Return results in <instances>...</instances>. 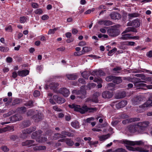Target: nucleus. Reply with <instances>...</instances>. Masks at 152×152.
I'll list each match as a JSON object with an SVG mask.
<instances>
[{"label":"nucleus","mask_w":152,"mask_h":152,"mask_svg":"<svg viewBox=\"0 0 152 152\" xmlns=\"http://www.w3.org/2000/svg\"><path fill=\"white\" fill-rule=\"evenodd\" d=\"M68 106L70 108L73 109L75 111L79 112L82 114L88 111H89V112L93 113L96 112L97 110L96 108H88L86 106H84L81 107L80 105L74 104H69Z\"/></svg>","instance_id":"f257e3e1"},{"label":"nucleus","mask_w":152,"mask_h":152,"mask_svg":"<svg viewBox=\"0 0 152 152\" xmlns=\"http://www.w3.org/2000/svg\"><path fill=\"white\" fill-rule=\"evenodd\" d=\"M126 148L128 150L133 151H137L139 152H148L145 149L141 147H133L136 145H141L142 143H123Z\"/></svg>","instance_id":"f03ea898"},{"label":"nucleus","mask_w":152,"mask_h":152,"mask_svg":"<svg viewBox=\"0 0 152 152\" xmlns=\"http://www.w3.org/2000/svg\"><path fill=\"white\" fill-rule=\"evenodd\" d=\"M150 106H152V94L147 102L139 106V108L137 109V111L139 112H142L148 107Z\"/></svg>","instance_id":"7ed1b4c3"},{"label":"nucleus","mask_w":152,"mask_h":152,"mask_svg":"<svg viewBox=\"0 0 152 152\" xmlns=\"http://www.w3.org/2000/svg\"><path fill=\"white\" fill-rule=\"evenodd\" d=\"M150 124L149 121H144L140 122L137 123L139 129L138 132L140 133H142L145 130V129Z\"/></svg>","instance_id":"20e7f679"},{"label":"nucleus","mask_w":152,"mask_h":152,"mask_svg":"<svg viewBox=\"0 0 152 152\" xmlns=\"http://www.w3.org/2000/svg\"><path fill=\"white\" fill-rule=\"evenodd\" d=\"M127 102L126 101L123 100L118 103L115 102H113L111 105L114 109H119L125 107L127 105Z\"/></svg>","instance_id":"39448f33"},{"label":"nucleus","mask_w":152,"mask_h":152,"mask_svg":"<svg viewBox=\"0 0 152 152\" xmlns=\"http://www.w3.org/2000/svg\"><path fill=\"white\" fill-rule=\"evenodd\" d=\"M107 32L109 35L112 37H116L119 34L118 29L116 28H110L107 30Z\"/></svg>","instance_id":"423d86ee"},{"label":"nucleus","mask_w":152,"mask_h":152,"mask_svg":"<svg viewBox=\"0 0 152 152\" xmlns=\"http://www.w3.org/2000/svg\"><path fill=\"white\" fill-rule=\"evenodd\" d=\"M72 92L76 95H79L78 97L82 99L85 98V95L86 94V91L84 90H80L78 91L75 90L73 91Z\"/></svg>","instance_id":"0eeeda50"},{"label":"nucleus","mask_w":152,"mask_h":152,"mask_svg":"<svg viewBox=\"0 0 152 152\" xmlns=\"http://www.w3.org/2000/svg\"><path fill=\"white\" fill-rule=\"evenodd\" d=\"M53 98L54 101L58 104L63 103L65 101V100L64 98L58 95H54Z\"/></svg>","instance_id":"6e6552de"},{"label":"nucleus","mask_w":152,"mask_h":152,"mask_svg":"<svg viewBox=\"0 0 152 152\" xmlns=\"http://www.w3.org/2000/svg\"><path fill=\"white\" fill-rule=\"evenodd\" d=\"M58 92L65 97H67L70 94L69 90L65 88H60L58 90Z\"/></svg>","instance_id":"1a4fd4ad"},{"label":"nucleus","mask_w":152,"mask_h":152,"mask_svg":"<svg viewBox=\"0 0 152 152\" xmlns=\"http://www.w3.org/2000/svg\"><path fill=\"white\" fill-rule=\"evenodd\" d=\"M140 25L139 20L137 19L134 20L131 22H129L127 25V26H133L135 28L138 27Z\"/></svg>","instance_id":"9d476101"},{"label":"nucleus","mask_w":152,"mask_h":152,"mask_svg":"<svg viewBox=\"0 0 152 152\" xmlns=\"http://www.w3.org/2000/svg\"><path fill=\"white\" fill-rule=\"evenodd\" d=\"M100 94L98 92H96L94 93L92 98L87 99L88 101H91L96 103L98 102L99 100L98 97L100 95Z\"/></svg>","instance_id":"9b49d317"},{"label":"nucleus","mask_w":152,"mask_h":152,"mask_svg":"<svg viewBox=\"0 0 152 152\" xmlns=\"http://www.w3.org/2000/svg\"><path fill=\"white\" fill-rule=\"evenodd\" d=\"M140 120V118H128L123 121H122V123L124 125H125L126 124H129L132 122L139 121Z\"/></svg>","instance_id":"f8f14e48"},{"label":"nucleus","mask_w":152,"mask_h":152,"mask_svg":"<svg viewBox=\"0 0 152 152\" xmlns=\"http://www.w3.org/2000/svg\"><path fill=\"white\" fill-rule=\"evenodd\" d=\"M110 16L111 18L113 20L119 19L121 17V15L116 12H112L110 14Z\"/></svg>","instance_id":"ddd939ff"},{"label":"nucleus","mask_w":152,"mask_h":152,"mask_svg":"<svg viewBox=\"0 0 152 152\" xmlns=\"http://www.w3.org/2000/svg\"><path fill=\"white\" fill-rule=\"evenodd\" d=\"M134 86L137 88H139L142 87H146L148 89H152V85H146V84L142 83H134Z\"/></svg>","instance_id":"4468645a"},{"label":"nucleus","mask_w":152,"mask_h":152,"mask_svg":"<svg viewBox=\"0 0 152 152\" xmlns=\"http://www.w3.org/2000/svg\"><path fill=\"white\" fill-rule=\"evenodd\" d=\"M138 129L137 123L136 125H130L129 127V130L131 133H134L136 132H138Z\"/></svg>","instance_id":"2eb2a0df"},{"label":"nucleus","mask_w":152,"mask_h":152,"mask_svg":"<svg viewBox=\"0 0 152 152\" xmlns=\"http://www.w3.org/2000/svg\"><path fill=\"white\" fill-rule=\"evenodd\" d=\"M91 75L97 77L101 76H104L105 75V74L102 70H99L98 71H93L91 74Z\"/></svg>","instance_id":"dca6fc26"},{"label":"nucleus","mask_w":152,"mask_h":152,"mask_svg":"<svg viewBox=\"0 0 152 152\" xmlns=\"http://www.w3.org/2000/svg\"><path fill=\"white\" fill-rule=\"evenodd\" d=\"M59 84L57 83L52 82L51 83L49 86L50 89L53 90L54 92H56L58 89V86Z\"/></svg>","instance_id":"f3484780"},{"label":"nucleus","mask_w":152,"mask_h":152,"mask_svg":"<svg viewBox=\"0 0 152 152\" xmlns=\"http://www.w3.org/2000/svg\"><path fill=\"white\" fill-rule=\"evenodd\" d=\"M29 71L27 70H23L18 72V75L20 77H24L28 74Z\"/></svg>","instance_id":"a211bd4d"},{"label":"nucleus","mask_w":152,"mask_h":152,"mask_svg":"<svg viewBox=\"0 0 152 152\" xmlns=\"http://www.w3.org/2000/svg\"><path fill=\"white\" fill-rule=\"evenodd\" d=\"M113 96L112 94L108 91L103 92L102 94V96L104 98H110Z\"/></svg>","instance_id":"6ab92c4d"},{"label":"nucleus","mask_w":152,"mask_h":152,"mask_svg":"<svg viewBox=\"0 0 152 152\" xmlns=\"http://www.w3.org/2000/svg\"><path fill=\"white\" fill-rule=\"evenodd\" d=\"M36 130V127H34L27 129L22 131L23 135L26 134L30 133Z\"/></svg>","instance_id":"aec40b11"},{"label":"nucleus","mask_w":152,"mask_h":152,"mask_svg":"<svg viewBox=\"0 0 152 152\" xmlns=\"http://www.w3.org/2000/svg\"><path fill=\"white\" fill-rule=\"evenodd\" d=\"M114 142H143L142 141H131L128 140H114Z\"/></svg>","instance_id":"412c9836"},{"label":"nucleus","mask_w":152,"mask_h":152,"mask_svg":"<svg viewBox=\"0 0 152 152\" xmlns=\"http://www.w3.org/2000/svg\"><path fill=\"white\" fill-rule=\"evenodd\" d=\"M131 31L135 32H137L136 29L134 28L129 27L126 28L125 30L122 33V34H123Z\"/></svg>","instance_id":"4be33fe9"},{"label":"nucleus","mask_w":152,"mask_h":152,"mask_svg":"<svg viewBox=\"0 0 152 152\" xmlns=\"http://www.w3.org/2000/svg\"><path fill=\"white\" fill-rule=\"evenodd\" d=\"M135 76L138 77H140L141 78V79L142 80H148L150 81L151 78L150 77H145V76L144 75L142 74H137L135 75Z\"/></svg>","instance_id":"5701e85b"},{"label":"nucleus","mask_w":152,"mask_h":152,"mask_svg":"<svg viewBox=\"0 0 152 152\" xmlns=\"http://www.w3.org/2000/svg\"><path fill=\"white\" fill-rule=\"evenodd\" d=\"M131 34H126L122 35V36L119 37V38L122 40H128L130 39Z\"/></svg>","instance_id":"b1692460"},{"label":"nucleus","mask_w":152,"mask_h":152,"mask_svg":"<svg viewBox=\"0 0 152 152\" xmlns=\"http://www.w3.org/2000/svg\"><path fill=\"white\" fill-rule=\"evenodd\" d=\"M66 76L69 80H75L77 78V76L75 74L67 75Z\"/></svg>","instance_id":"393cba45"},{"label":"nucleus","mask_w":152,"mask_h":152,"mask_svg":"<svg viewBox=\"0 0 152 152\" xmlns=\"http://www.w3.org/2000/svg\"><path fill=\"white\" fill-rule=\"evenodd\" d=\"M42 115L41 113H38L37 114L34 116L33 118L36 121H38L42 119Z\"/></svg>","instance_id":"a878e982"},{"label":"nucleus","mask_w":152,"mask_h":152,"mask_svg":"<svg viewBox=\"0 0 152 152\" xmlns=\"http://www.w3.org/2000/svg\"><path fill=\"white\" fill-rule=\"evenodd\" d=\"M22 119V117L18 114L15 115L11 117L12 120L14 121H19Z\"/></svg>","instance_id":"bb28decb"},{"label":"nucleus","mask_w":152,"mask_h":152,"mask_svg":"<svg viewBox=\"0 0 152 152\" xmlns=\"http://www.w3.org/2000/svg\"><path fill=\"white\" fill-rule=\"evenodd\" d=\"M114 77L113 80V81L114 83L118 84L122 82V80L121 77L114 76Z\"/></svg>","instance_id":"cd10ccee"},{"label":"nucleus","mask_w":152,"mask_h":152,"mask_svg":"<svg viewBox=\"0 0 152 152\" xmlns=\"http://www.w3.org/2000/svg\"><path fill=\"white\" fill-rule=\"evenodd\" d=\"M46 148L44 146H36L34 147L33 149L34 151H41L46 150Z\"/></svg>","instance_id":"c85d7f7f"},{"label":"nucleus","mask_w":152,"mask_h":152,"mask_svg":"<svg viewBox=\"0 0 152 152\" xmlns=\"http://www.w3.org/2000/svg\"><path fill=\"white\" fill-rule=\"evenodd\" d=\"M142 100V98L140 96H138L135 97L134 99V104L136 105L137 104Z\"/></svg>","instance_id":"c756f323"},{"label":"nucleus","mask_w":152,"mask_h":152,"mask_svg":"<svg viewBox=\"0 0 152 152\" xmlns=\"http://www.w3.org/2000/svg\"><path fill=\"white\" fill-rule=\"evenodd\" d=\"M71 126L76 129H78L80 127V125L79 122L77 121H75L71 123Z\"/></svg>","instance_id":"7c9ffc66"},{"label":"nucleus","mask_w":152,"mask_h":152,"mask_svg":"<svg viewBox=\"0 0 152 152\" xmlns=\"http://www.w3.org/2000/svg\"><path fill=\"white\" fill-rule=\"evenodd\" d=\"M110 136V134H108L107 135L100 136L99 137V138L100 141H103L108 138Z\"/></svg>","instance_id":"2f4dec72"},{"label":"nucleus","mask_w":152,"mask_h":152,"mask_svg":"<svg viewBox=\"0 0 152 152\" xmlns=\"http://www.w3.org/2000/svg\"><path fill=\"white\" fill-rule=\"evenodd\" d=\"M91 48H89L87 47H85L83 48L81 53L83 54H84L85 53L88 52L90 51L91 50Z\"/></svg>","instance_id":"473e14b6"},{"label":"nucleus","mask_w":152,"mask_h":152,"mask_svg":"<svg viewBox=\"0 0 152 152\" xmlns=\"http://www.w3.org/2000/svg\"><path fill=\"white\" fill-rule=\"evenodd\" d=\"M83 77L86 79H88L90 75V73L86 72H84L81 74Z\"/></svg>","instance_id":"72a5a7b5"},{"label":"nucleus","mask_w":152,"mask_h":152,"mask_svg":"<svg viewBox=\"0 0 152 152\" xmlns=\"http://www.w3.org/2000/svg\"><path fill=\"white\" fill-rule=\"evenodd\" d=\"M123 79L129 82H133V78H132L130 77H123Z\"/></svg>","instance_id":"f704fd0d"},{"label":"nucleus","mask_w":152,"mask_h":152,"mask_svg":"<svg viewBox=\"0 0 152 152\" xmlns=\"http://www.w3.org/2000/svg\"><path fill=\"white\" fill-rule=\"evenodd\" d=\"M122 69L121 67L118 66L116 67L113 69V72L115 73H118L120 72L119 71Z\"/></svg>","instance_id":"c9c22d12"},{"label":"nucleus","mask_w":152,"mask_h":152,"mask_svg":"<svg viewBox=\"0 0 152 152\" xmlns=\"http://www.w3.org/2000/svg\"><path fill=\"white\" fill-rule=\"evenodd\" d=\"M58 141L61 142H72L68 138H63L61 139L58 140Z\"/></svg>","instance_id":"e433bc0d"},{"label":"nucleus","mask_w":152,"mask_h":152,"mask_svg":"<svg viewBox=\"0 0 152 152\" xmlns=\"http://www.w3.org/2000/svg\"><path fill=\"white\" fill-rule=\"evenodd\" d=\"M139 16V14L137 13H129L128 14V16L129 19L132 18L137 17Z\"/></svg>","instance_id":"4c0bfd02"},{"label":"nucleus","mask_w":152,"mask_h":152,"mask_svg":"<svg viewBox=\"0 0 152 152\" xmlns=\"http://www.w3.org/2000/svg\"><path fill=\"white\" fill-rule=\"evenodd\" d=\"M9 50V48L7 47L0 46V51L1 52H6Z\"/></svg>","instance_id":"58836bf2"},{"label":"nucleus","mask_w":152,"mask_h":152,"mask_svg":"<svg viewBox=\"0 0 152 152\" xmlns=\"http://www.w3.org/2000/svg\"><path fill=\"white\" fill-rule=\"evenodd\" d=\"M18 110L20 113H23L26 111V107H23L18 108Z\"/></svg>","instance_id":"ea45409f"},{"label":"nucleus","mask_w":152,"mask_h":152,"mask_svg":"<svg viewBox=\"0 0 152 152\" xmlns=\"http://www.w3.org/2000/svg\"><path fill=\"white\" fill-rule=\"evenodd\" d=\"M21 102V99H16L13 101L12 104V105H15V104H20Z\"/></svg>","instance_id":"a19ab883"},{"label":"nucleus","mask_w":152,"mask_h":152,"mask_svg":"<svg viewBox=\"0 0 152 152\" xmlns=\"http://www.w3.org/2000/svg\"><path fill=\"white\" fill-rule=\"evenodd\" d=\"M112 152H127L125 149L123 148H119L116 149L115 151H113L112 149Z\"/></svg>","instance_id":"79ce46f5"},{"label":"nucleus","mask_w":152,"mask_h":152,"mask_svg":"<svg viewBox=\"0 0 152 152\" xmlns=\"http://www.w3.org/2000/svg\"><path fill=\"white\" fill-rule=\"evenodd\" d=\"M126 96L125 93L124 92L119 93L118 94V98H122L125 97Z\"/></svg>","instance_id":"37998d69"},{"label":"nucleus","mask_w":152,"mask_h":152,"mask_svg":"<svg viewBox=\"0 0 152 152\" xmlns=\"http://www.w3.org/2000/svg\"><path fill=\"white\" fill-rule=\"evenodd\" d=\"M142 83V82H145V81H142L141 80V79L136 77H133V82L134 83Z\"/></svg>","instance_id":"c03bdc74"},{"label":"nucleus","mask_w":152,"mask_h":152,"mask_svg":"<svg viewBox=\"0 0 152 152\" xmlns=\"http://www.w3.org/2000/svg\"><path fill=\"white\" fill-rule=\"evenodd\" d=\"M1 149L5 152H7L9 151V149L6 146L3 145L1 147Z\"/></svg>","instance_id":"a18cd8bd"},{"label":"nucleus","mask_w":152,"mask_h":152,"mask_svg":"<svg viewBox=\"0 0 152 152\" xmlns=\"http://www.w3.org/2000/svg\"><path fill=\"white\" fill-rule=\"evenodd\" d=\"M57 29V28H55L52 29H50L49 30L48 34V35H50L52 34H54Z\"/></svg>","instance_id":"49530a36"},{"label":"nucleus","mask_w":152,"mask_h":152,"mask_svg":"<svg viewBox=\"0 0 152 152\" xmlns=\"http://www.w3.org/2000/svg\"><path fill=\"white\" fill-rule=\"evenodd\" d=\"M23 124L24 127H27L30 125V122L29 121H26L23 122Z\"/></svg>","instance_id":"de8ad7c7"},{"label":"nucleus","mask_w":152,"mask_h":152,"mask_svg":"<svg viewBox=\"0 0 152 152\" xmlns=\"http://www.w3.org/2000/svg\"><path fill=\"white\" fill-rule=\"evenodd\" d=\"M113 22L109 20H105L104 25L106 26H108L112 25Z\"/></svg>","instance_id":"09e8293b"},{"label":"nucleus","mask_w":152,"mask_h":152,"mask_svg":"<svg viewBox=\"0 0 152 152\" xmlns=\"http://www.w3.org/2000/svg\"><path fill=\"white\" fill-rule=\"evenodd\" d=\"M61 134L63 135H66L69 137L72 136V134L70 133L65 131H62L61 132Z\"/></svg>","instance_id":"8fccbe9b"},{"label":"nucleus","mask_w":152,"mask_h":152,"mask_svg":"<svg viewBox=\"0 0 152 152\" xmlns=\"http://www.w3.org/2000/svg\"><path fill=\"white\" fill-rule=\"evenodd\" d=\"M114 76H112L107 77L106 78V80L107 81H110L112 80L113 81L114 78Z\"/></svg>","instance_id":"3c124183"},{"label":"nucleus","mask_w":152,"mask_h":152,"mask_svg":"<svg viewBox=\"0 0 152 152\" xmlns=\"http://www.w3.org/2000/svg\"><path fill=\"white\" fill-rule=\"evenodd\" d=\"M25 105L26 106H28L29 107H31L33 106V102L32 101H29L28 102L26 103Z\"/></svg>","instance_id":"603ef678"},{"label":"nucleus","mask_w":152,"mask_h":152,"mask_svg":"<svg viewBox=\"0 0 152 152\" xmlns=\"http://www.w3.org/2000/svg\"><path fill=\"white\" fill-rule=\"evenodd\" d=\"M27 18L26 17H22L20 18V22L21 23H24L26 20Z\"/></svg>","instance_id":"864d4df0"},{"label":"nucleus","mask_w":152,"mask_h":152,"mask_svg":"<svg viewBox=\"0 0 152 152\" xmlns=\"http://www.w3.org/2000/svg\"><path fill=\"white\" fill-rule=\"evenodd\" d=\"M117 50V49L116 48H114L112 50H111L108 53V55L111 56L112 55V54L114 53Z\"/></svg>","instance_id":"5fc2aeb1"},{"label":"nucleus","mask_w":152,"mask_h":152,"mask_svg":"<svg viewBox=\"0 0 152 152\" xmlns=\"http://www.w3.org/2000/svg\"><path fill=\"white\" fill-rule=\"evenodd\" d=\"M34 12L36 14H42V11L40 9H38L35 11Z\"/></svg>","instance_id":"6e6d98bb"},{"label":"nucleus","mask_w":152,"mask_h":152,"mask_svg":"<svg viewBox=\"0 0 152 152\" xmlns=\"http://www.w3.org/2000/svg\"><path fill=\"white\" fill-rule=\"evenodd\" d=\"M40 92L39 91L36 90L34 91V97H37L40 95Z\"/></svg>","instance_id":"4d7b16f0"},{"label":"nucleus","mask_w":152,"mask_h":152,"mask_svg":"<svg viewBox=\"0 0 152 152\" xmlns=\"http://www.w3.org/2000/svg\"><path fill=\"white\" fill-rule=\"evenodd\" d=\"M53 109L58 112H61L62 111V110L58 107L57 106H55L53 107Z\"/></svg>","instance_id":"13d9d810"},{"label":"nucleus","mask_w":152,"mask_h":152,"mask_svg":"<svg viewBox=\"0 0 152 152\" xmlns=\"http://www.w3.org/2000/svg\"><path fill=\"white\" fill-rule=\"evenodd\" d=\"M61 136H62L61 135L59 134H56L54 135L53 136V139L55 140L57 139H58V137H61Z\"/></svg>","instance_id":"bf43d9fd"},{"label":"nucleus","mask_w":152,"mask_h":152,"mask_svg":"<svg viewBox=\"0 0 152 152\" xmlns=\"http://www.w3.org/2000/svg\"><path fill=\"white\" fill-rule=\"evenodd\" d=\"M34 113V111L31 110H29L27 112V115L28 116L32 115Z\"/></svg>","instance_id":"052dcab7"},{"label":"nucleus","mask_w":152,"mask_h":152,"mask_svg":"<svg viewBox=\"0 0 152 152\" xmlns=\"http://www.w3.org/2000/svg\"><path fill=\"white\" fill-rule=\"evenodd\" d=\"M5 30L6 31L11 32L12 30V26H9L5 28Z\"/></svg>","instance_id":"680f3d73"},{"label":"nucleus","mask_w":152,"mask_h":152,"mask_svg":"<svg viewBox=\"0 0 152 152\" xmlns=\"http://www.w3.org/2000/svg\"><path fill=\"white\" fill-rule=\"evenodd\" d=\"M47 138L45 137H41L40 138V142H46L47 141Z\"/></svg>","instance_id":"e2e57ef3"},{"label":"nucleus","mask_w":152,"mask_h":152,"mask_svg":"<svg viewBox=\"0 0 152 152\" xmlns=\"http://www.w3.org/2000/svg\"><path fill=\"white\" fill-rule=\"evenodd\" d=\"M18 137L17 136L15 135H12L10 137V139L13 140L14 141L17 139Z\"/></svg>","instance_id":"0e129e2a"},{"label":"nucleus","mask_w":152,"mask_h":152,"mask_svg":"<svg viewBox=\"0 0 152 152\" xmlns=\"http://www.w3.org/2000/svg\"><path fill=\"white\" fill-rule=\"evenodd\" d=\"M78 81L80 83L83 84H85L86 83V81H85L84 79L82 78L79 79L78 80Z\"/></svg>","instance_id":"69168bd1"},{"label":"nucleus","mask_w":152,"mask_h":152,"mask_svg":"<svg viewBox=\"0 0 152 152\" xmlns=\"http://www.w3.org/2000/svg\"><path fill=\"white\" fill-rule=\"evenodd\" d=\"M86 43L85 42L81 41L79 43L78 45L80 46H83L86 45Z\"/></svg>","instance_id":"338daca9"},{"label":"nucleus","mask_w":152,"mask_h":152,"mask_svg":"<svg viewBox=\"0 0 152 152\" xmlns=\"http://www.w3.org/2000/svg\"><path fill=\"white\" fill-rule=\"evenodd\" d=\"M49 17L47 15H44L42 16V19L43 20H45L48 19Z\"/></svg>","instance_id":"774afa93"}]
</instances>
